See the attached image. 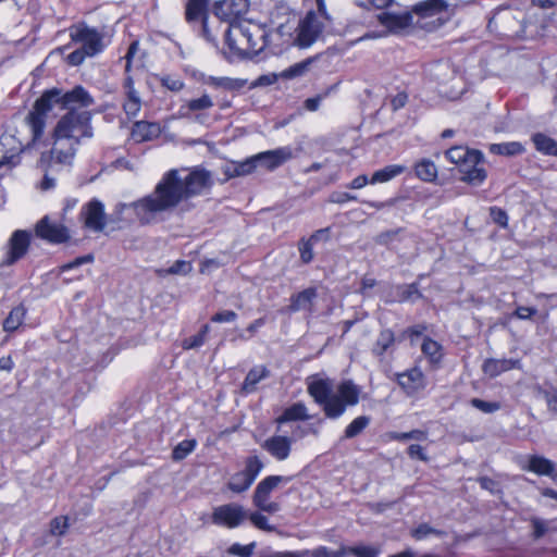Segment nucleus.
<instances>
[{"label":"nucleus","instance_id":"obj_25","mask_svg":"<svg viewBox=\"0 0 557 557\" xmlns=\"http://www.w3.org/2000/svg\"><path fill=\"white\" fill-rule=\"evenodd\" d=\"M446 158L454 164L460 166L468 158V162H475L479 158V150H470L463 146H455L445 152Z\"/></svg>","mask_w":557,"mask_h":557},{"label":"nucleus","instance_id":"obj_51","mask_svg":"<svg viewBox=\"0 0 557 557\" xmlns=\"http://www.w3.org/2000/svg\"><path fill=\"white\" fill-rule=\"evenodd\" d=\"M57 165H62V164H61V163H58V162H57V160H55V158H54L52 161H50V164H49V161H48V162L46 163V166H42V165H41V158L39 159V166H40V168L46 172V173H45V176H44V180H42V182H41V189H44V190H48V189H50V188L54 187V185H55V180H54V178H52V177H50V176H49V174H48V172H49V171H54V168H55Z\"/></svg>","mask_w":557,"mask_h":557},{"label":"nucleus","instance_id":"obj_10","mask_svg":"<svg viewBox=\"0 0 557 557\" xmlns=\"http://www.w3.org/2000/svg\"><path fill=\"white\" fill-rule=\"evenodd\" d=\"M249 0H220L214 3V15L228 25L240 23L239 20L248 12Z\"/></svg>","mask_w":557,"mask_h":557},{"label":"nucleus","instance_id":"obj_54","mask_svg":"<svg viewBox=\"0 0 557 557\" xmlns=\"http://www.w3.org/2000/svg\"><path fill=\"white\" fill-rule=\"evenodd\" d=\"M428 331V325L425 323L414 324L412 326L407 327L403 332V336L409 338L411 345L416 344V339L422 336Z\"/></svg>","mask_w":557,"mask_h":557},{"label":"nucleus","instance_id":"obj_41","mask_svg":"<svg viewBox=\"0 0 557 557\" xmlns=\"http://www.w3.org/2000/svg\"><path fill=\"white\" fill-rule=\"evenodd\" d=\"M197 447V441L195 438L184 440L180 442L172 450V459L174 461H181L191 454Z\"/></svg>","mask_w":557,"mask_h":557},{"label":"nucleus","instance_id":"obj_1","mask_svg":"<svg viewBox=\"0 0 557 557\" xmlns=\"http://www.w3.org/2000/svg\"><path fill=\"white\" fill-rule=\"evenodd\" d=\"M95 103L91 95L83 87L75 86L72 90L63 92L61 89L52 88L46 90L34 103L32 111L26 116V123L32 133V141L41 139L47 114L54 106L66 109L67 112L58 121L53 133V147L49 152L41 153V165L52 161L71 164L77 146L82 139L94 136L91 127V113L87 108Z\"/></svg>","mask_w":557,"mask_h":557},{"label":"nucleus","instance_id":"obj_52","mask_svg":"<svg viewBox=\"0 0 557 557\" xmlns=\"http://www.w3.org/2000/svg\"><path fill=\"white\" fill-rule=\"evenodd\" d=\"M470 404L476 408L478 410L484 412V413H493L495 411H498L502 408L500 403L498 401H486L480 398H472L470 400Z\"/></svg>","mask_w":557,"mask_h":557},{"label":"nucleus","instance_id":"obj_2","mask_svg":"<svg viewBox=\"0 0 557 557\" xmlns=\"http://www.w3.org/2000/svg\"><path fill=\"white\" fill-rule=\"evenodd\" d=\"M212 184L211 173L203 168L196 166L186 175H182L177 169H171L162 175L149 195L129 203H116L109 222L149 225L156 223L159 215L176 208L189 211L194 208L191 199L208 193Z\"/></svg>","mask_w":557,"mask_h":557},{"label":"nucleus","instance_id":"obj_28","mask_svg":"<svg viewBox=\"0 0 557 557\" xmlns=\"http://www.w3.org/2000/svg\"><path fill=\"white\" fill-rule=\"evenodd\" d=\"M488 151L496 156L515 157L524 153L525 147L520 141H507L491 144Z\"/></svg>","mask_w":557,"mask_h":557},{"label":"nucleus","instance_id":"obj_23","mask_svg":"<svg viewBox=\"0 0 557 557\" xmlns=\"http://www.w3.org/2000/svg\"><path fill=\"white\" fill-rule=\"evenodd\" d=\"M450 4L447 0H425L413 5L412 12L421 17H431L447 12Z\"/></svg>","mask_w":557,"mask_h":557},{"label":"nucleus","instance_id":"obj_55","mask_svg":"<svg viewBox=\"0 0 557 557\" xmlns=\"http://www.w3.org/2000/svg\"><path fill=\"white\" fill-rule=\"evenodd\" d=\"M347 554H352L356 557H376L379 554V549L369 546V545H360L346 548Z\"/></svg>","mask_w":557,"mask_h":557},{"label":"nucleus","instance_id":"obj_26","mask_svg":"<svg viewBox=\"0 0 557 557\" xmlns=\"http://www.w3.org/2000/svg\"><path fill=\"white\" fill-rule=\"evenodd\" d=\"M421 351L432 366L440 364L444 357L443 346L429 336H424L421 344Z\"/></svg>","mask_w":557,"mask_h":557},{"label":"nucleus","instance_id":"obj_60","mask_svg":"<svg viewBox=\"0 0 557 557\" xmlns=\"http://www.w3.org/2000/svg\"><path fill=\"white\" fill-rule=\"evenodd\" d=\"M253 505L265 512L274 513L280 510V505L275 502H270L269 498L252 499Z\"/></svg>","mask_w":557,"mask_h":557},{"label":"nucleus","instance_id":"obj_62","mask_svg":"<svg viewBox=\"0 0 557 557\" xmlns=\"http://www.w3.org/2000/svg\"><path fill=\"white\" fill-rule=\"evenodd\" d=\"M531 523L533 528V537L535 540L541 539L548 531V522L543 519L533 518Z\"/></svg>","mask_w":557,"mask_h":557},{"label":"nucleus","instance_id":"obj_35","mask_svg":"<svg viewBox=\"0 0 557 557\" xmlns=\"http://www.w3.org/2000/svg\"><path fill=\"white\" fill-rule=\"evenodd\" d=\"M205 84L214 87L221 88L224 90H238L243 88L246 84L243 79L230 78V77H215L208 76L205 81Z\"/></svg>","mask_w":557,"mask_h":557},{"label":"nucleus","instance_id":"obj_8","mask_svg":"<svg viewBox=\"0 0 557 557\" xmlns=\"http://www.w3.org/2000/svg\"><path fill=\"white\" fill-rule=\"evenodd\" d=\"M248 517L245 508L236 503H228L213 508L211 521L218 527L235 529L239 527Z\"/></svg>","mask_w":557,"mask_h":557},{"label":"nucleus","instance_id":"obj_39","mask_svg":"<svg viewBox=\"0 0 557 557\" xmlns=\"http://www.w3.org/2000/svg\"><path fill=\"white\" fill-rule=\"evenodd\" d=\"M370 417L359 416L355 418L345 429L343 438H354L361 434L370 424Z\"/></svg>","mask_w":557,"mask_h":557},{"label":"nucleus","instance_id":"obj_36","mask_svg":"<svg viewBox=\"0 0 557 557\" xmlns=\"http://www.w3.org/2000/svg\"><path fill=\"white\" fill-rule=\"evenodd\" d=\"M395 343V334L392 330H382L372 347L373 355L382 357Z\"/></svg>","mask_w":557,"mask_h":557},{"label":"nucleus","instance_id":"obj_42","mask_svg":"<svg viewBox=\"0 0 557 557\" xmlns=\"http://www.w3.org/2000/svg\"><path fill=\"white\" fill-rule=\"evenodd\" d=\"M399 301H414L422 297L418 283L403 284L397 286Z\"/></svg>","mask_w":557,"mask_h":557},{"label":"nucleus","instance_id":"obj_31","mask_svg":"<svg viewBox=\"0 0 557 557\" xmlns=\"http://www.w3.org/2000/svg\"><path fill=\"white\" fill-rule=\"evenodd\" d=\"M270 371L264 366H257L249 370L243 383V391L247 394L256 389L257 384L268 377Z\"/></svg>","mask_w":557,"mask_h":557},{"label":"nucleus","instance_id":"obj_13","mask_svg":"<svg viewBox=\"0 0 557 557\" xmlns=\"http://www.w3.org/2000/svg\"><path fill=\"white\" fill-rule=\"evenodd\" d=\"M36 235L51 244H62L70 238L69 230L61 223L44 216L36 225Z\"/></svg>","mask_w":557,"mask_h":557},{"label":"nucleus","instance_id":"obj_46","mask_svg":"<svg viewBox=\"0 0 557 557\" xmlns=\"http://www.w3.org/2000/svg\"><path fill=\"white\" fill-rule=\"evenodd\" d=\"M347 554L346 547H342L337 552H331L326 546H319L312 550L305 549L302 550V556L305 557H343Z\"/></svg>","mask_w":557,"mask_h":557},{"label":"nucleus","instance_id":"obj_56","mask_svg":"<svg viewBox=\"0 0 557 557\" xmlns=\"http://www.w3.org/2000/svg\"><path fill=\"white\" fill-rule=\"evenodd\" d=\"M160 82L163 87L171 91H180L184 88V82L177 76L165 75L161 77Z\"/></svg>","mask_w":557,"mask_h":557},{"label":"nucleus","instance_id":"obj_19","mask_svg":"<svg viewBox=\"0 0 557 557\" xmlns=\"http://www.w3.org/2000/svg\"><path fill=\"white\" fill-rule=\"evenodd\" d=\"M0 147L2 151L0 166L10 163L16 154L23 151V144L7 132L0 136Z\"/></svg>","mask_w":557,"mask_h":557},{"label":"nucleus","instance_id":"obj_57","mask_svg":"<svg viewBox=\"0 0 557 557\" xmlns=\"http://www.w3.org/2000/svg\"><path fill=\"white\" fill-rule=\"evenodd\" d=\"M191 263L185 260L175 261L165 272L168 274L186 275L191 271Z\"/></svg>","mask_w":557,"mask_h":557},{"label":"nucleus","instance_id":"obj_58","mask_svg":"<svg viewBox=\"0 0 557 557\" xmlns=\"http://www.w3.org/2000/svg\"><path fill=\"white\" fill-rule=\"evenodd\" d=\"M247 518L250 519L252 524L263 531H273L274 528L269 524V520L265 516L260 512H252Z\"/></svg>","mask_w":557,"mask_h":557},{"label":"nucleus","instance_id":"obj_24","mask_svg":"<svg viewBox=\"0 0 557 557\" xmlns=\"http://www.w3.org/2000/svg\"><path fill=\"white\" fill-rule=\"evenodd\" d=\"M317 289L313 287H309L304 289L290 297L289 309L293 312H297L300 310H312V304L317 298Z\"/></svg>","mask_w":557,"mask_h":557},{"label":"nucleus","instance_id":"obj_16","mask_svg":"<svg viewBox=\"0 0 557 557\" xmlns=\"http://www.w3.org/2000/svg\"><path fill=\"white\" fill-rule=\"evenodd\" d=\"M294 438L286 435H272L268 437L261 447L276 461H284L292 454Z\"/></svg>","mask_w":557,"mask_h":557},{"label":"nucleus","instance_id":"obj_64","mask_svg":"<svg viewBox=\"0 0 557 557\" xmlns=\"http://www.w3.org/2000/svg\"><path fill=\"white\" fill-rule=\"evenodd\" d=\"M236 319H237V313L233 310L220 311L211 317V321L216 322V323L233 322Z\"/></svg>","mask_w":557,"mask_h":557},{"label":"nucleus","instance_id":"obj_61","mask_svg":"<svg viewBox=\"0 0 557 557\" xmlns=\"http://www.w3.org/2000/svg\"><path fill=\"white\" fill-rule=\"evenodd\" d=\"M493 221L502 227L508 226V214L505 210L498 207H492L490 209Z\"/></svg>","mask_w":557,"mask_h":557},{"label":"nucleus","instance_id":"obj_40","mask_svg":"<svg viewBox=\"0 0 557 557\" xmlns=\"http://www.w3.org/2000/svg\"><path fill=\"white\" fill-rule=\"evenodd\" d=\"M410 15H396L393 13L383 12L379 15L380 22L391 28L406 27L410 22Z\"/></svg>","mask_w":557,"mask_h":557},{"label":"nucleus","instance_id":"obj_38","mask_svg":"<svg viewBox=\"0 0 557 557\" xmlns=\"http://www.w3.org/2000/svg\"><path fill=\"white\" fill-rule=\"evenodd\" d=\"M529 470L540 475H552L555 471V463L542 456H531Z\"/></svg>","mask_w":557,"mask_h":557},{"label":"nucleus","instance_id":"obj_11","mask_svg":"<svg viewBox=\"0 0 557 557\" xmlns=\"http://www.w3.org/2000/svg\"><path fill=\"white\" fill-rule=\"evenodd\" d=\"M250 24H231L225 29V44L233 55L248 57V33Z\"/></svg>","mask_w":557,"mask_h":557},{"label":"nucleus","instance_id":"obj_34","mask_svg":"<svg viewBox=\"0 0 557 557\" xmlns=\"http://www.w3.org/2000/svg\"><path fill=\"white\" fill-rule=\"evenodd\" d=\"M256 170L253 157H249L240 162H232L225 169V175L230 178L245 176L251 174Z\"/></svg>","mask_w":557,"mask_h":557},{"label":"nucleus","instance_id":"obj_45","mask_svg":"<svg viewBox=\"0 0 557 557\" xmlns=\"http://www.w3.org/2000/svg\"><path fill=\"white\" fill-rule=\"evenodd\" d=\"M486 176V170L480 164L474 169L467 170V174L462 175L460 180L470 185L479 186L485 181Z\"/></svg>","mask_w":557,"mask_h":557},{"label":"nucleus","instance_id":"obj_18","mask_svg":"<svg viewBox=\"0 0 557 557\" xmlns=\"http://www.w3.org/2000/svg\"><path fill=\"white\" fill-rule=\"evenodd\" d=\"M519 359H486L482 366V371L490 377H496L511 369H520Z\"/></svg>","mask_w":557,"mask_h":557},{"label":"nucleus","instance_id":"obj_47","mask_svg":"<svg viewBox=\"0 0 557 557\" xmlns=\"http://www.w3.org/2000/svg\"><path fill=\"white\" fill-rule=\"evenodd\" d=\"M444 534H445V532L437 530L435 528H432L428 523H421L411 531V536L413 539H416L417 541L424 540L431 535L443 536Z\"/></svg>","mask_w":557,"mask_h":557},{"label":"nucleus","instance_id":"obj_33","mask_svg":"<svg viewBox=\"0 0 557 557\" xmlns=\"http://www.w3.org/2000/svg\"><path fill=\"white\" fill-rule=\"evenodd\" d=\"M214 106L212 98L208 94L201 97L188 100L181 107L182 115L187 116L190 112H201L211 109Z\"/></svg>","mask_w":557,"mask_h":557},{"label":"nucleus","instance_id":"obj_22","mask_svg":"<svg viewBox=\"0 0 557 557\" xmlns=\"http://www.w3.org/2000/svg\"><path fill=\"white\" fill-rule=\"evenodd\" d=\"M292 476L284 475H269L262 479L253 493L252 499L270 498L271 492L276 488L281 483H288L292 481Z\"/></svg>","mask_w":557,"mask_h":557},{"label":"nucleus","instance_id":"obj_30","mask_svg":"<svg viewBox=\"0 0 557 557\" xmlns=\"http://www.w3.org/2000/svg\"><path fill=\"white\" fill-rule=\"evenodd\" d=\"M531 139L539 152L557 157V141L555 139L543 133L533 134Z\"/></svg>","mask_w":557,"mask_h":557},{"label":"nucleus","instance_id":"obj_4","mask_svg":"<svg viewBox=\"0 0 557 557\" xmlns=\"http://www.w3.org/2000/svg\"><path fill=\"white\" fill-rule=\"evenodd\" d=\"M208 4L209 0H186L184 15L187 24L199 37L215 46L218 29L209 21Z\"/></svg>","mask_w":557,"mask_h":557},{"label":"nucleus","instance_id":"obj_49","mask_svg":"<svg viewBox=\"0 0 557 557\" xmlns=\"http://www.w3.org/2000/svg\"><path fill=\"white\" fill-rule=\"evenodd\" d=\"M313 246H314V243H312L308 238H301L299 240L298 250H299L300 260L302 263L308 264L313 260V258H314Z\"/></svg>","mask_w":557,"mask_h":557},{"label":"nucleus","instance_id":"obj_53","mask_svg":"<svg viewBox=\"0 0 557 557\" xmlns=\"http://www.w3.org/2000/svg\"><path fill=\"white\" fill-rule=\"evenodd\" d=\"M69 529V519L65 516L55 517L50 522V532L52 535H64Z\"/></svg>","mask_w":557,"mask_h":557},{"label":"nucleus","instance_id":"obj_44","mask_svg":"<svg viewBox=\"0 0 557 557\" xmlns=\"http://www.w3.org/2000/svg\"><path fill=\"white\" fill-rule=\"evenodd\" d=\"M209 331H210L209 325L208 324L203 325L197 334H195L188 338H185L182 343V347L186 350L199 348L200 346H202L205 344Z\"/></svg>","mask_w":557,"mask_h":557},{"label":"nucleus","instance_id":"obj_20","mask_svg":"<svg viewBox=\"0 0 557 557\" xmlns=\"http://www.w3.org/2000/svg\"><path fill=\"white\" fill-rule=\"evenodd\" d=\"M248 58L258 55L268 45V33L264 28L250 24L248 33Z\"/></svg>","mask_w":557,"mask_h":557},{"label":"nucleus","instance_id":"obj_9","mask_svg":"<svg viewBox=\"0 0 557 557\" xmlns=\"http://www.w3.org/2000/svg\"><path fill=\"white\" fill-rule=\"evenodd\" d=\"M32 234L24 230L12 233L5 246V253L1 265L10 267L21 260L28 251Z\"/></svg>","mask_w":557,"mask_h":557},{"label":"nucleus","instance_id":"obj_29","mask_svg":"<svg viewBox=\"0 0 557 557\" xmlns=\"http://www.w3.org/2000/svg\"><path fill=\"white\" fill-rule=\"evenodd\" d=\"M407 168L401 164H389L375 171L370 180V184L386 183L403 174Z\"/></svg>","mask_w":557,"mask_h":557},{"label":"nucleus","instance_id":"obj_48","mask_svg":"<svg viewBox=\"0 0 557 557\" xmlns=\"http://www.w3.org/2000/svg\"><path fill=\"white\" fill-rule=\"evenodd\" d=\"M337 88V84L335 85H332L330 86L329 88H326L323 92L314 96V97H311V98H308L305 100V103H304V107L308 110V111H317L321 104V102L327 98L332 92H334Z\"/></svg>","mask_w":557,"mask_h":557},{"label":"nucleus","instance_id":"obj_17","mask_svg":"<svg viewBox=\"0 0 557 557\" xmlns=\"http://www.w3.org/2000/svg\"><path fill=\"white\" fill-rule=\"evenodd\" d=\"M123 90L125 94L123 110L128 117H135L141 109V99L139 92L135 88L132 75H127L124 78Z\"/></svg>","mask_w":557,"mask_h":557},{"label":"nucleus","instance_id":"obj_27","mask_svg":"<svg viewBox=\"0 0 557 557\" xmlns=\"http://www.w3.org/2000/svg\"><path fill=\"white\" fill-rule=\"evenodd\" d=\"M310 419L308 409L302 403H295L287 407L283 413L276 418L277 424H283L289 421H304Z\"/></svg>","mask_w":557,"mask_h":557},{"label":"nucleus","instance_id":"obj_5","mask_svg":"<svg viewBox=\"0 0 557 557\" xmlns=\"http://www.w3.org/2000/svg\"><path fill=\"white\" fill-rule=\"evenodd\" d=\"M315 2L317 11H309L297 28L296 41L301 48H307L317 41L326 22L331 21V16L326 12L325 1L315 0Z\"/></svg>","mask_w":557,"mask_h":557},{"label":"nucleus","instance_id":"obj_7","mask_svg":"<svg viewBox=\"0 0 557 557\" xmlns=\"http://www.w3.org/2000/svg\"><path fill=\"white\" fill-rule=\"evenodd\" d=\"M264 465L258 456H249L244 470L234 473L227 482V488L234 493L247 491L262 471Z\"/></svg>","mask_w":557,"mask_h":557},{"label":"nucleus","instance_id":"obj_37","mask_svg":"<svg viewBox=\"0 0 557 557\" xmlns=\"http://www.w3.org/2000/svg\"><path fill=\"white\" fill-rule=\"evenodd\" d=\"M418 178L424 182H433L437 177V168L430 159H422L414 165Z\"/></svg>","mask_w":557,"mask_h":557},{"label":"nucleus","instance_id":"obj_43","mask_svg":"<svg viewBox=\"0 0 557 557\" xmlns=\"http://www.w3.org/2000/svg\"><path fill=\"white\" fill-rule=\"evenodd\" d=\"M311 64V60H304L301 62L295 63L289 67L285 69L280 73V77L284 79H293L296 77H300L305 75V73L309 70Z\"/></svg>","mask_w":557,"mask_h":557},{"label":"nucleus","instance_id":"obj_14","mask_svg":"<svg viewBox=\"0 0 557 557\" xmlns=\"http://www.w3.org/2000/svg\"><path fill=\"white\" fill-rule=\"evenodd\" d=\"M253 157L255 165L263 166L273 171L294 157L293 149L289 146L280 147L273 150L259 152Z\"/></svg>","mask_w":557,"mask_h":557},{"label":"nucleus","instance_id":"obj_12","mask_svg":"<svg viewBox=\"0 0 557 557\" xmlns=\"http://www.w3.org/2000/svg\"><path fill=\"white\" fill-rule=\"evenodd\" d=\"M81 216L84 226L96 233L102 232L109 221L104 211V205L98 199H92L84 205L81 210Z\"/></svg>","mask_w":557,"mask_h":557},{"label":"nucleus","instance_id":"obj_59","mask_svg":"<svg viewBox=\"0 0 557 557\" xmlns=\"http://www.w3.org/2000/svg\"><path fill=\"white\" fill-rule=\"evenodd\" d=\"M510 18H515L512 13L508 9L499 7L495 11L494 15L490 18L488 27H492L493 25H497L498 22H505V21H508Z\"/></svg>","mask_w":557,"mask_h":557},{"label":"nucleus","instance_id":"obj_50","mask_svg":"<svg viewBox=\"0 0 557 557\" xmlns=\"http://www.w3.org/2000/svg\"><path fill=\"white\" fill-rule=\"evenodd\" d=\"M428 434L426 432L422 430H411L409 432H395L391 434V438L399 442H405L409 440H416V441H424L426 440Z\"/></svg>","mask_w":557,"mask_h":557},{"label":"nucleus","instance_id":"obj_15","mask_svg":"<svg viewBox=\"0 0 557 557\" xmlns=\"http://www.w3.org/2000/svg\"><path fill=\"white\" fill-rule=\"evenodd\" d=\"M397 383L409 397L417 395L426 387L425 375L418 367L398 373Z\"/></svg>","mask_w":557,"mask_h":557},{"label":"nucleus","instance_id":"obj_63","mask_svg":"<svg viewBox=\"0 0 557 557\" xmlns=\"http://www.w3.org/2000/svg\"><path fill=\"white\" fill-rule=\"evenodd\" d=\"M255 548V544L240 545L238 543L233 544L230 548V553L240 557H250Z\"/></svg>","mask_w":557,"mask_h":557},{"label":"nucleus","instance_id":"obj_21","mask_svg":"<svg viewBox=\"0 0 557 557\" xmlns=\"http://www.w3.org/2000/svg\"><path fill=\"white\" fill-rule=\"evenodd\" d=\"M160 125L153 122L137 121L132 127V138L136 143L148 141L159 136Z\"/></svg>","mask_w":557,"mask_h":557},{"label":"nucleus","instance_id":"obj_32","mask_svg":"<svg viewBox=\"0 0 557 557\" xmlns=\"http://www.w3.org/2000/svg\"><path fill=\"white\" fill-rule=\"evenodd\" d=\"M26 312L27 310L23 305L14 307L3 321V330L8 333L16 331L23 324Z\"/></svg>","mask_w":557,"mask_h":557},{"label":"nucleus","instance_id":"obj_6","mask_svg":"<svg viewBox=\"0 0 557 557\" xmlns=\"http://www.w3.org/2000/svg\"><path fill=\"white\" fill-rule=\"evenodd\" d=\"M72 41L82 45V49L88 57H95L104 49L103 35L96 28L81 23L69 29Z\"/></svg>","mask_w":557,"mask_h":557},{"label":"nucleus","instance_id":"obj_3","mask_svg":"<svg viewBox=\"0 0 557 557\" xmlns=\"http://www.w3.org/2000/svg\"><path fill=\"white\" fill-rule=\"evenodd\" d=\"M308 394L322 407L329 419H338L347 407L359 403L361 388L351 380L343 381L333 394V386L327 379H317L308 383Z\"/></svg>","mask_w":557,"mask_h":557}]
</instances>
